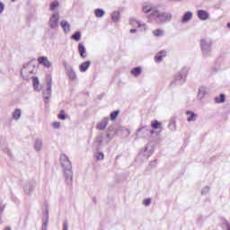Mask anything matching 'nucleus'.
I'll list each match as a JSON object with an SVG mask.
<instances>
[{
  "label": "nucleus",
  "instance_id": "obj_21",
  "mask_svg": "<svg viewBox=\"0 0 230 230\" xmlns=\"http://www.w3.org/2000/svg\"><path fill=\"white\" fill-rule=\"evenodd\" d=\"M164 57H166V50H161L156 54L155 60V62H163Z\"/></svg>",
  "mask_w": 230,
  "mask_h": 230
},
{
  "label": "nucleus",
  "instance_id": "obj_30",
  "mask_svg": "<svg viewBox=\"0 0 230 230\" xmlns=\"http://www.w3.org/2000/svg\"><path fill=\"white\" fill-rule=\"evenodd\" d=\"M141 67L137 66V67H135L131 70V75H133V76L135 77H137L139 76V75H141Z\"/></svg>",
  "mask_w": 230,
  "mask_h": 230
},
{
  "label": "nucleus",
  "instance_id": "obj_23",
  "mask_svg": "<svg viewBox=\"0 0 230 230\" xmlns=\"http://www.w3.org/2000/svg\"><path fill=\"white\" fill-rule=\"evenodd\" d=\"M49 222V215L47 212L46 217L42 219L41 230H48V223Z\"/></svg>",
  "mask_w": 230,
  "mask_h": 230
},
{
  "label": "nucleus",
  "instance_id": "obj_51",
  "mask_svg": "<svg viewBox=\"0 0 230 230\" xmlns=\"http://www.w3.org/2000/svg\"><path fill=\"white\" fill-rule=\"evenodd\" d=\"M4 230H12V228H10V227H5Z\"/></svg>",
  "mask_w": 230,
  "mask_h": 230
},
{
  "label": "nucleus",
  "instance_id": "obj_29",
  "mask_svg": "<svg viewBox=\"0 0 230 230\" xmlns=\"http://www.w3.org/2000/svg\"><path fill=\"white\" fill-rule=\"evenodd\" d=\"M216 103H224L226 102V94L221 93L219 97H215Z\"/></svg>",
  "mask_w": 230,
  "mask_h": 230
},
{
  "label": "nucleus",
  "instance_id": "obj_44",
  "mask_svg": "<svg viewBox=\"0 0 230 230\" xmlns=\"http://www.w3.org/2000/svg\"><path fill=\"white\" fill-rule=\"evenodd\" d=\"M68 229H69V224L67 223V220H66L63 223V230H68Z\"/></svg>",
  "mask_w": 230,
  "mask_h": 230
},
{
  "label": "nucleus",
  "instance_id": "obj_17",
  "mask_svg": "<svg viewBox=\"0 0 230 230\" xmlns=\"http://www.w3.org/2000/svg\"><path fill=\"white\" fill-rule=\"evenodd\" d=\"M38 62L39 64H40L41 66H44V67H48L49 68V66H51V62H49V59H48V58L46 57H40L38 58Z\"/></svg>",
  "mask_w": 230,
  "mask_h": 230
},
{
  "label": "nucleus",
  "instance_id": "obj_4",
  "mask_svg": "<svg viewBox=\"0 0 230 230\" xmlns=\"http://www.w3.org/2000/svg\"><path fill=\"white\" fill-rule=\"evenodd\" d=\"M37 73V65L35 61H31L25 65L21 70V75L23 80H30V75H35Z\"/></svg>",
  "mask_w": 230,
  "mask_h": 230
},
{
  "label": "nucleus",
  "instance_id": "obj_18",
  "mask_svg": "<svg viewBox=\"0 0 230 230\" xmlns=\"http://www.w3.org/2000/svg\"><path fill=\"white\" fill-rule=\"evenodd\" d=\"M193 17V13L191 12H186L182 18H181V22L182 24H186V22H189L190 21H191V18Z\"/></svg>",
  "mask_w": 230,
  "mask_h": 230
},
{
  "label": "nucleus",
  "instance_id": "obj_39",
  "mask_svg": "<svg viewBox=\"0 0 230 230\" xmlns=\"http://www.w3.org/2000/svg\"><path fill=\"white\" fill-rule=\"evenodd\" d=\"M58 119H66V111L64 110H61L60 113L58 115Z\"/></svg>",
  "mask_w": 230,
  "mask_h": 230
},
{
  "label": "nucleus",
  "instance_id": "obj_20",
  "mask_svg": "<svg viewBox=\"0 0 230 230\" xmlns=\"http://www.w3.org/2000/svg\"><path fill=\"white\" fill-rule=\"evenodd\" d=\"M91 67V61H85L79 66L81 73H85Z\"/></svg>",
  "mask_w": 230,
  "mask_h": 230
},
{
  "label": "nucleus",
  "instance_id": "obj_40",
  "mask_svg": "<svg viewBox=\"0 0 230 230\" xmlns=\"http://www.w3.org/2000/svg\"><path fill=\"white\" fill-rule=\"evenodd\" d=\"M168 128H170V130H175L177 128V126H176L175 122L172 121V122L169 123Z\"/></svg>",
  "mask_w": 230,
  "mask_h": 230
},
{
  "label": "nucleus",
  "instance_id": "obj_46",
  "mask_svg": "<svg viewBox=\"0 0 230 230\" xmlns=\"http://www.w3.org/2000/svg\"><path fill=\"white\" fill-rule=\"evenodd\" d=\"M52 127L53 128H60V122H53Z\"/></svg>",
  "mask_w": 230,
  "mask_h": 230
},
{
  "label": "nucleus",
  "instance_id": "obj_31",
  "mask_svg": "<svg viewBox=\"0 0 230 230\" xmlns=\"http://www.w3.org/2000/svg\"><path fill=\"white\" fill-rule=\"evenodd\" d=\"M95 17L102 18L103 15H105V11L102 9H95L94 10Z\"/></svg>",
  "mask_w": 230,
  "mask_h": 230
},
{
  "label": "nucleus",
  "instance_id": "obj_16",
  "mask_svg": "<svg viewBox=\"0 0 230 230\" xmlns=\"http://www.w3.org/2000/svg\"><path fill=\"white\" fill-rule=\"evenodd\" d=\"M78 51L81 58H87V50L85 49V46H84V44H78Z\"/></svg>",
  "mask_w": 230,
  "mask_h": 230
},
{
  "label": "nucleus",
  "instance_id": "obj_2",
  "mask_svg": "<svg viewBox=\"0 0 230 230\" xmlns=\"http://www.w3.org/2000/svg\"><path fill=\"white\" fill-rule=\"evenodd\" d=\"M153 19L155 21L156 24H166L173 19V15L170 13L161 12L159 9L155 11V16Z\"/></svg>",
  "mask_w": 230,
  "mask_h": 230
},
{
  "label": "nucleus",
  "instance_id": "obj_35",
  "mask_svg": "<svg viewBox=\"0 0 230 230\" xmlns=\"http://www.w3.org/2000/svg\"><path fill=\"white\" fill-rule=\"evenodd\" d=\"M73 40L79 42L80 39H82V33L80 31H76L72 35Z\"/></svg>",
  "mask_w": 230,
  "mask_h": 230
},
{
  "label": "nucleus",
  "instance_id": "obj_41",
  "mask_svg": "<svg viewBox=\"0 0 230 230\" xmlns=\"http://www.w3.org/2000/svg\"><path fill=\"white\" fill-rule=\"evenodd\" d=\"M55 8H58V1H54L51 4H50V10H55Z\"/></svg>",
  "mask_w": 230,
  "mask_h": 230
},
{
  "label": "nucleus",
  "instance_id": "obj_32",
  "mask_svg": "<svg viewBox=\"0 0 230 230\" xmlns=\"http://www.w3.org/2000/svg\"><path fill=\"white\" fill-rule=\"evenodd\" d=\"M21 114H22V112L21 111V110L16 109L13 112V119H19L21 118Z\"/></svg>",
  "mask_w": 230,
  "mask_h": 230
},
{
  "label": "nucleus",
  "instance_id": "obj_27",
  "mask_svg": "<svg viewBox=\"0 0 230 230\" xmlns=\"http://www.w3.org/2000/svg\"><path fill=\"white\" fill-rule=\"evenodd\" d=\"M154 37H164V31L161 29H156L153 31Z\"/></svg>",
  "mask_w": 230,
  "mask_h": 230
},
{
  "label": "nucleus",
  "instance_id": "obj_33",
  "mask_svg": "<svg viewBox=\"0 0 230 230\" xmlns=\"http://www.w3.org/2000/svg\"><path fill=\"white\" fill-rule=\"evenodd\" d=\"M116 129L117 134H119V132H126V136H128V134H130V131L123 126H119Z\"/></svg>",
  "mask_w": 230,
  "mask_h": 230
},
{
  "label": "nucleus",
  "instance_id": "obj_37",
  "mask_svg": "<svg viewBox=\"0 0 230 230\" xmlns=\"http://www.w3.org/2000/svg\"><path fill=\"white\" fill-rule=\"evenodd\" d=\"M151 127H152V128L157 129V128H159V127H161V122H159L157 120H154L151 122Z\"/></svg>",
  "mask_w": 230,
  "mask_h": 230
},
{
  "label": "nucleus",
  "instance_id": "obj_9",
  "mask_svg": "<svg viewBox=\"0 0 230 230\" xmlns=\"http://www.w3.org/2000/svg\"><path fill=\"white\" fill-rule=\"evenodd\" d=\"M35 186H37V182L35 181H30L25 182L23 186V191L26 195H31V191L35 190Z\"/></svg>",
  "mask_w": 230,
  "mask_h": 230
},
{
  "label": "nucleus",
  "instance_id": "obj_22",
  "mask_svg": "<svg viewBox=\"0 0 230 230\" xmlns=\"http://www.w3.org/2000/svg\"><path fill=\"white\" fill-rule=\"evenodd\" d=\"M186 114L187 116H190L187 118V121H197V114H195V112L188 111Z\"/></svg>",
  "mask_w": 230,
  "mask_h": 230
},
{
  "label": "nucleus",
  "instance_id": "obj_7",
  "mask_svg": "<svg viewBox=\"0 0 230 230\" xmlns=\"http://www.w3.org/2000/svg\"><path fill=\"white\" fill-rule=\"evenodd\" d=\"M154 129H149L146 126H144L137 130L136 136L138 138L145 139L149 137L151 134H154Z\"/></svg>",
  "mask_w": 230,
  "mask_h": 230
},
{
  "label": "nucleus",
  "instance_id": "obj_25",
  "mask_svg": "<svg viewBox=\"0 0 230 230\" xmlns=\"http://www.w3.org/2000/svg\"><path fill=\"white\" fill-rule=\"evenodd\" d=\"M207 91H206V87L201 86L199 89V93H198V98L199 100H202V98H204V96H206Z\"/></svg>",
  "mask_w": 230,
  "mask_h": 230
},
{
  "label": "nucleus",
  "instance_id": "obj_52",
  "mask_svg": "<svg viewBox=\"0 0 230 230\" xmlns=\"http://www.w3.org/2000/svg\"><path fill=\"white\" fill-rule=\"evenodd\" d=\"M12 1V3H15V1H17V0H11Z\"/></svg>",
  "mask_w": 230,
  "mask_h": 230
},
{
  "label": "nucleus",
  "instance_id": "obj_50",
  "mask_svg": "<svg viewBox=\"0 0 230 230\" xmlns=\"http://www.w3.org/2000/svg\"><path fill=\"white\" fill-rule=\"evenodd\" d=\"M7 154L10 157H12V152L10 150L7 151Z\"/></svg>",
  "mask_w": 230,
  "mask_h": 230
},
{
  "label": "nucleus",
  "instance_id": "obj_19",
  "mask_svg": "<svg viewBox=\"0 0 230 230\" xmlns=\"http://www.w3.org/2000/svg\"><path fill=\"white\" fill-rule=\"evenodd\" d=\"M60 26L66 33H69L71 31V24H69L66 21H62L60 22Z\"/></svg>",
  "mask_w": 230,
  "mask_h": 230
},
{
  "label": "nucleus",
  "instance_id": "obj_48",
  "mask_svg": "<svg viewBox=\"0 0 230 230\" xmlns=\"http://www.w3.org/2000/svg\"><path fill=\"white\" fill-rule=\"evenodd\" d=\"M155 164H157V162L155 160V161L150 162L149 166H151V168H154V166H155Z\"/></svg>",
  "mask_w": 230,
  "mask_h": 230
},
{
  "label": "nucleus",
  "instance_id": "obj_13",
  "mask_svg": "<svg viewBox=\"0 0 230 230\" xmlns=\"http://www.w3.org/2000/svg\"><path fill=\"white\" fill-rule=\"evenodd\" d=\"M51 78H49L47 80V89L43 90V98H45V100H49L51 98Z\"/></svg>",
  "mask_w": 230,
  "mask_h": 230
},
{
  "label": "nucleus",
  "instance_id": "obj_5",
  "mask_svg": "<svg viewBox=\"0 0 230 230\" xmlns=\"http://www.w3.org/2000/svg\"><path fill=\"white\" fill-rule=\"evenodd\" d=\"M116 134H118V131L116 128H114V126H110L106 134V139H103V133H102L98 137H97V143H99V145H102L103 142L106 143V145H109V143H111V139H112V137H114V136H116Z\"/></svg>",
  "mask_w": 230,
  "mask_h": 230
},
{
  "label": "nucleus",
  "instance_id": "obj_8",
  "mask_svg": "<svg viewBox=\"0 0 230 230\" xmlns=\"http://www.w3.org/2000/svg\"><path fill=\"white\" fill-rule=\"evenodd\" d=\"M63 66L65 67V70L66 72V75L68 76V78H70L72 81L76 80V72H75V70L73 69V66L69 64H67V62H63Z\"/></svg>",
  "mask_w": 230,
  "mask_h": 230
},
{
  "label": "nucleus",
  "instance_id": "obj_49",
  "mask_svg": "<svg viewBox=\"0 0 230 230\" xmlns=\"http://www.w3.org/2000/svg\"><path fill=\"white\" fill-rule=\"evenodd\" d=\"M137 31V30H136V29H131L130 31H129V33H136Z\"/></svg>",
  "mask_w": 230,
  "mask_h": 230
},
{
  "label": "nucleus",
  "instance_id": "obj_1",
  "mask_svg": "<svg viewBox=\"0 0 230 230\" xmlns=\"http://www.w3.org/2000/svg\"><path fill=\"white\" fill-rule=\"evenodd\" d=\"M61 168L63 170V175L65 177V182L68 186L73 184V165L69 157L66 155H61L59 158Z\"/></svg>",
  "mask_w": 230,
  "mask_h": 230
},
{
  "label": "nucleus",
  "instance_id": "obj_10",
  "mask_svg": "<svg viewBox=\"0 0 230 230\" xmlns=\"http://www.w3.org/2000/svg\"><path fill=\"white\" fill-rule=\"evenodd\" d=\"M59 19H60V15L58 14V13H54L51 15L50 20L49 22V28H51V30H55V28H57V26H58Z\"/></svg>",
  "mask_w": 230,
  "mask_h": 230
},
{
  "label": "nucleus",
  "instance_id": "obj_3",
  "mask_svg": "<svg viewBox=\"0 0 230 230\" xmlns=\"http://www.w3.org/2000/svg\"><path fill=\"white\" fill-rule=\"evenodd\" d=\"M199 46L205 58L211 56V51H213V40L209 38L201 39Z\"/></svg>",
  "mask_w": 230,
  "mask_h": 230
},
{
  "label": "nucleus",
  "instance_id": "obj_14",
  "mask_svg": "<svg viewBox=\"0 0 230 230\" xmlns=\"http://www.w3.org/2000/svg\"><path fill=\"white\" fill-rule=\"evenodd\" d=\"M107 125H109V118H104L97 124L96 128L98 130H105Z\"/></svg>",
  "mask_w": 230,
  "mask_h": 230
},
{
  "label": "nucleus",
  "instance_id": "obj_24",
  "mask_svg": "<svg viewBox=\"0 0 230 230\" xmlns=\"http://www.w3.org/2000/svg\"><path fill=\"white\" fill-rule=\"evenodd\" d=\"M119 19H120V14L119 11H114L111 13V20L113 21V22H119Z\"/></svg>",
  "mask_w": 230,
  "mask_h": 230
},
{
  "label": "nucleus",
  "instance_id": "obj_42",
  "mask_svg": "<svg viewBox=\"0 0 230 230\" xmlns=\"http://www.w3.org/2000/svg\"><path fill=\"white\" fill-rule=\"evenodd\" d=\"M209 187L206 186L205 188L202 189L201 195H208V193H209Z\"/></svg>",
  "mask_w": 230,
  "mask_h": 230
},
{
  "label": "nucleus",
  "instance_id": "obj_47",
  "mask_svg": "<svg viewBox=\"0 0 230 230\" xmlns=\"http://www.w3.org/2000/svg\"><path fill=\"white\" fill-rule=\"evenodd\" d=\"M4 12V4L0 2V13H3Z\"/></svg>",
  "mask_w": 230,
  "mask_h": 230
},
{
  "label": "nucleus",
  "instance_id": "obj_45",
  "mask_svg": "<svg viewBox=\"0 0 230 230\" xmlns=\"http://www.w3.org/2000/svg\"><path fill=\"white\" fill-rule=\"evenodd\" d=\"M144 204H145V206H150V204H152V199H146L144 200Z\"/></svg>",
  "mask_w": 230,
  "mask_h": 230
},
{
  "label": "nucleus",
  "instance_id": "obj_36",
  "mask_svg": "<svg viewBox=\"0 0 230 230\" xmlns=\"http://www.w3.org/2000/svg\"><path fill=\"white\" fill-rule=\"evenodd\" d=\"M118 116H119V111H112V112L111 113V115H110L111 120V121L116 120V118H118Z\"/></svg>",
  "mask_w": 230,
  "mask_h": 230
},
{
  "label": "nucleus",
  "instance_id": "obj_6",
  "mask_svg": "<svg viewBox=\"0 0 230 230\" xmlns=\"http://www.w3.org/2000/svg\"><path fill=\"white\" fill-rule=\"evenodd\" d=\"M188 75V67H183L174 77V81L172 83V85L173 84H179L181 85V84H184L186 82V75Z\"/></svg>",
  "mask_w": 230,
  "mask_h": 230
},
{
  "label": "nucleus",
  "instance_id": "obj_15",
  "mask_svg": "<svg viewBox=\"0 0 230 230\" xmlns=\"http://www.w3.org/2000/svg\"><path fill=\"white\" fill-rule=\"evenodd\" d=\"M198 17L200 21H208L209 19V13L204 10H199Z\"/></svg>",
  "mask_w": 230,
  "mask_h": 230
},
{
  "label": "nucleus",
  "instance_id": "obj_12",
  "mask_svg": "<svg viewBox=\"0 0 230 230\" xmlns=\"http://www.w3.org/2000/svg\"><path fill=\"white\" fill-rule=\"evenodd\" d=\"M142 12L144 13H151L150 16L154 19L155 15V12H157V8L152 6V4H148L143 6Z\"/></svg>",
  "mask_w": 230,
  "mask_h": 230
},
{
  "label": "nucleus",
  "instance_id": "obj_43",
  "mask_svg": "<svg viewBox=\"0 0 230 230\" xmlns=\"http://www.w3.org/2000/svg\"><path fill=\"white\" fill-rule=\"evenodd\" d=\"M223 227H224L226 230H230V224H229V222L225 221V222L223 223Z\"/></svg>",
  "mask_w": 230,
  "mask_h": 230
},
{
  "label": "nucleus",
  "instance_id": "obj_28",
  "mask_svg": "<svg viewBox=\"0 0 230 230\" xmlns=\"http://www.w3.org/2000/svg\"><path fill=\"white\" fill-rule=\"evenodd\" d=\"M32 84H33V87L34 90L37 91L38 93H40V87H39V78L38 77H33L32 78Z\"/></svg>",
  "mask_w": 230,
  "mask_h": 230
},
{
  "label": "nucleus",
  "instance_id": "obj_26",
  "mask_svg": "<svg viewBox=\"0 0 230 230\" xmlns=\"http://www.w3.org/2000/svg\"><path fill=\"white\" fill-rule=\"evenodd\" d=\"M34 148L37 152H40L42 150V140L37 139L34 144Z\"/></svg>",
  "mask_w": 230,
  "mask_h": 230
},
{
  "label": "nucleus",
  "instance_id": "obj_11",
  "mask_svg": "<svg viewBox=\"0 0 230 230\" xmlns=\"http://www.w3.org/2000/svg\"><path fill=\"white\" fill-rule=\"evenodd\" d=\"M129 24H130V26H133L134 28H141V30L143 31H146V24L139 22V20H137L136 18H130Z\"/></svg>",
  "mask_w": 230,
  "mask_h": 230
},
{
  "label": "nucleus",
  "instance_id": "obj_38",
  "mask_svg": "<svg viewBox=\"0 0 230 230\" xmlns=\"http://www.w3.org/2000/svg\"><path fill=\"white\" fill-rule=\"evenodd\" d=\"M95 157H96L97 161H103L104 155H103V153L98 152V153L95 154Z\"/></svg>",
  "mask_w": 230,
  "mask_h": 230
},
{
  "label": "nucleus",
  "instance_id": "obj_34",
  "mask_svg": "<svg viewBox=\"0 0 230 230\" xmlns=\"http://www.w3.org/2000/svg\"><path fill=\"white\" fill-rule=\"evenodd\" d=\"M6 206L0 201V224H3V213H4Z\"/></svg>",
  "mask_w": 230,
  "mask_h": 230
},
{
  "label": "nucleus",
  "instance_id": "obj_53",
  "mask_svg": "<svg viewBox=\"0 0 230 230\" xmlns=\"http://www.w3.org/2000/svg\"><path fill=\"white\" fill-rule=\"evenodd\" d=\"M172 1H182V0H172Z\"/></svg>",
  "mask_w": 230,
  "mask_h": 230
}]
</instances>
